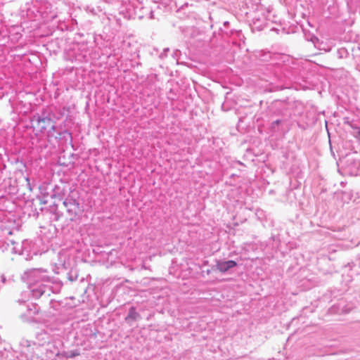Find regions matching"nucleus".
Instances as JSON below:
<instances>
[{"label": "nucleus", "instance_id": "obj_20", "mask_svg": "<svg viewBox=\"0 0 360 360\" xmlns=\"http://www.w3.org/2000/svg\"><path fill=\"white\" fill-rule=\"evenodd\" d=\"M241 40L239 39V38L237 36H233L232 37H228L225 41H227L228 43H231L232 44L235 46H239L240 41Z\"/></svg>", "mask_w": 360, "mask_h": 360}, {"label": "nucleus", "instance_id": "obj_28", "mask_svg": "<svg viewBox=\"0 0 360 360\" xmlns=\"http://www.w3.org/2000/svg\"><path fill=\"white\" fill-rule=\"evenodd\" d=\"M54 215H55V218H54V219H55V220H56V221H58V220L59 219L60 216L61 214H59V213H58V212H56V213L54 214Z\"/></svg>", "mask_w": 360, "mask_h": 360}, {"label": "nucleus", "instance_id": "obj_9", "mask_svg": "<svg viewBox=\"0 0 360 360\" xmlns=\"http://www.w3.org/2000/svg\"><path fill=\"white\" fill-rule=\"evenodd\" d=\"M219 35L221 36L224 41L226 40L228 37H232L233 36H237L240 40H243L244 38L241 30L230 27V22L229 21L224 22L223 27L219 28Z\"/></svg>", "mask_w": 360, "mask_h": 360}, {"label": "nucleus", "instance_id": "obj_21", "mask_svg": "<svg viewBox=\"0 0 360 360\" xmlns=\"http://www.w3.org/2000/svg\"><path fill=\"white\" fill-rule=\"evenodd\" d=\"M337 53L339 58H345L348 55V52L345 48L339 49L337 51Z\"/></svg>", "mask_w": 360, "mask_h": 360}, {"label": "nucleus", "instance_id": "obj_2", "mask_svg": "<svg viewBox=\"0 0 360 360\" xmlns=\"http://www.w3.org/2000/svg\"><path fill=\"white\" fill-rule=\"evenodd\" d=\"M51 108H44L39 113L33 116L32 122H34V127L40 132L46 131L49 141L52 139L72 142V133L62 127L57 126L56 122L51 117Z\"/></svg>", "mask_w": 360, "mask_h": 360}, {"label": "nucleus", "instance_id": "obj_29", "mask_svg": "<svg viewBox=\"0 0 360 360\" xmlns=\"http://www.w3.org/2000/svg\"><path fill=\"white\" fill-rule=\"evenodd\" d=\"M78 355V353L72 352L70 355L68 356L70 358H72Z\"/></svg>", "mask_w": 360, "mask_h": 360}, {"label": "nucleus", "instance_id": "obj_5", "mask_svg": "<svg viewBox=\"0 0 360 360\" xmlns=\"http://www.w3.org/2000/svg\"><path fill=\"white\" fill-rule=\"evenodd\" d=\"M34 344L39 346H49L52 344L53 350L49 349L51 353L56 356L60 355L58 346L61 344V341L54 339L47 328L37 333Z\"/></svg>", "mask_w": 360, "mask_h": 360}, {"label": "nucleus", "instance_id": "obj_22", "mask_svg": "<svg viewBox=\"0 0 360 360\" xmlns=\"http://www.w3.org/2000/svg\"><path fill=\"white\" fill-rule=\"evenodd\" d=\"M48 349H51V350H53V345L51 344L49 346H47V348L46 349V357L49 358V359H51L52 357L53 356H56V355H53L50 350H48Z\"/></svg>", "mask_w": 360, "mask_h": 360}, {"label": "nucleus", "instance_id": "obj_30", "mask_svg": "<svg viewBox=\"0 0 360 360\" xmlns=\"http://www.w3.org/2000/svg\"><path fill=\"white\" fill-rule=\"evenodd\" d=\"M60 160H61V159H58V163H59L60 165H65V162H60Z\"/></svg>", "mask_w": 360, "mask_h": 360}, {"label": "nucleus", "instance_id": "obj_15", "mask_svg": "<svg viewBox=\"0 0 360 360\" xmlns=\"http://www.w3.org/2000/svg\"><path fill=\"white\" fill-rule=\"evenodd\" d=\"M281 126V129H289V124L286 120L284 119H278L271 124V129L272 131H276L279 130V127Z\"/></svg>", "mask_w": 360, "mask_h": 360}, {"label": "nucleus", "instance_id": "obj_1", "mask_svg": "<svg viewBox=\"0 0 360 360\" xmlns=\"http://www.w3.org/2000/svg\"><path fill=\"white\" fill-rule=\"evenodd\" d=\"M47 273L44 269H30L22 276V279L27 284L30 293L35 299L48 297L51 293H58L62 288V283L54 280Z\"/></svg>", "mask_w": 360, "mask_h": 360}, {"label": "nucleus", "instance_id": "obj_32", "mask_svg": "<svg viewBox=\"0 0 360 360\" xmlns=\"http://www.w3.org/2000/svg\"><path fill=\"white\" fill-rule=\"evenodd\" d=\"M206 272H207V274H210V272H211V271L208 269V270H207V271H206Z\"/></svg>", "mask_w": 360, "mask_h": 360}, {"label": "nucleus", "instance_id": "obj_3", "mask_svg": "<svg viewBox=\"0 0 360 360\" xmlns=\"http://www.w3.org/2000/svg\"><path fill=\"white\" fill-rule=\"evenodd\" d=\"M51 186V193L46 195L62 201L70 220L73 221L80 212L78 193L66 184Z\"/></svg>", "mask_w": 360, "mask_h": 360}, {"label": "nucleus", "instance_id": "obj_7", "mask_svg": "<svg viewBox=\"0 0 360 360\" xmlns=\"http://www.w3.org/2000/svg\"><path fill=\"white\" fill-rule=\"evenodd\" d=\"M8 243H11V252L13 254L22 255L26 260L32 259L33 256L37 255V252L31 249L33 246L31 241L25 240L19 243L13 240H8Z\"/></svg>", "mask_w": 360, "mask_h": 360}, {"label": "nucleus", "instance_id": "obj_26", "mask_svg": "<svg viewBox=\"0 0 360 360\" xmlns=\"http://www.w3.org/2000/svg\"><path fill=\"white\" fill-rule=\"evenodd\" d=\"M149 18L150 19H154L155 18L153 10H150L149 11Z\"/></svg>", "mask_w": 360, "mask_h": 360}, {"label": "nucleus", "instance_id": "obj_10", "mask_svg": "<svg viewBox=\"0 0 360 360\" xmlns=\"http://www.w3.org/2000/svg\"><path fill=\"white\" fill-rule=\"evenodd\" d=\"M65 322L53 323L46 327L53 338L56 340L65 334Z\"/></svg>", "mask_w": 360, "mask_h": 360}, {"label": "nucleus", "instance_id": "obj_19", "mask_svg": "<svg viewBox=\"0 0 360 360\" xmlns=\"http://www.w3.org/2000/svg\"><path fill=\"white\" fill-rule=\"evenodd\" d=\"M68 278L70 281L72 282L77 279L78 273L76 269H71L68 274Z\"/></svg>", "mask_w": 360, "mask_h": 360}, {"label": "nucleus", "instance_id": "obj_18", "mask_svg": "<svg viewBox=\"0 0 360 360\" xmlns=\"http://www.w3.org/2000/svg\"><path fill=\"white\" fill-rule=\"evenodd\" d=\"M344 123L348 124L352 129L356 130L354 132V136L360 141V129L356 124H354L352 121H350L349 117L344 118Z\"/></svg>", "mask_w": 360, "mask_h": 360}, {"label": "nucleus", "instance_id": "obj_4", "mask_svg": "<svg viewBox=\"0 0 360 360\" xmlns=\"http://www.w3.org/2000/svg\"><path fill=\"white\" fill-rule=\"evenodd\" d=\"M282 63H277L273 66L274 74L275 77L280 81H285V79L292 80L296 78V71L292 68L289 63H286L285 58L289 61L290 59L287 56L281 57Z\"/></svg>", "mask_w": 360, "mask_h": 360}, {"label": "nucleus", "instance_id": "obj_8", "mask_svg": "<svg viewBox=\"0 0 360 360\" xmlns=\"http://www.w3.org/2000/svg\"><path fill=\"white\" fill-rule=\"evenodd\" d=\"M238 266L236 260L215 259V264L212 266V271H217L221 274H231V270Z\"/></svg>", "mask_w": 360, "mask_h": 360}, {"label": "nucleus", "instance_id": "obj_31", "mask_svg": "<svg viewBox=\"0 0 360 360\" xmlns=\"http://www.w3.org/2000/svg\"><path fill=\"white\" fill-rule=\"evenodd\" d=\"M18 302H19L20 303H21V304H22V303H25V302L24 300H18Z\"/></svg>", "mask_w": 360, "mask_h": 360}, {"label": "nucleus", "instance_id": "obj_11", "mask_svg": "<svg viewBox=\"0 0 360 360\" xmlns=\"http://www.w3.org/2000/svg\"><path fill=\"white\" fill-rule=\"evenodd\" d=\"M26 311L21 314L22 319L26 321H32L34 316L38 314L39 307L36 304L30 303L26 304Z\"/></svg>", "mask_w": 360, "mask_h": 360}, {"label": "nucleus", "instance_id": "obj_27", "mask_svg": "<svg viewBox=\"0 0 360 360\" xmlns=\"http://www.w3.org/2000/svg\"><path fill=\"white\" fill-rule=\"evenodd\" d=\"M297 127L302 130L305 129V126L300 122H297Z\"/></svg>", "mask_w": 360, "mask_h": 360}, {"label": "nucleus", "instance_id": "obj_12", "mask_svg": "<svg viewBox=\"0 0 360 360\" xmlns=\"http://www.w3.org/2000/svg\"><path fill=\"white\" fill-rule=\"evenodd\" d=\"M0 229L3 236H11L15 231H18L15 226V221L7 220L2 221L0 224Z\"/></svg>", "mask_w": 360, "mask_h": 360}, {"label": "nucleus", "instance_id": "obj_14", "mask_svg": "<svg viewBox=\"0 0 360 360\" xmlns=\"http://www.w3.org/2000/svg\"><path fill=\"white\" fill-rule=\"evenodd\" d=\"M181 32L184 37L188 39H193L199 34L198 28L193 26L186 27L181 29Z\"/></svg>", "mask_w": 360, "mask_h": 360}, {"label": "nucleus", "instance_id": "obj_13", "mask_svg": "<svg viewBox=\"0 0 360 360\" xmlns=\"http://www.w3.org/2000/svg\"><path fill=\"white\" fill-rule=\"evenodd\" d=\"M67 112H68V108L65 106L54 107L53 110L51 108V117H53V120L56 122L57 120L63 118Z\"/></svg>", "mask_w": 360, "mask_h": 360}, {"label": "nucleus", "instance_id": "obj_6", "mask_svg": "<svg viewBox=\"0 0 360 360\" xmlns=\"http://www.w3.org/2000/svg\"><path fill=\"white\" fill-rule=\"evenodd\" d=\"M338 172L343 176H356L360 169L359 159H338Z\"/></svg>", "mask_w": 360, "mask_h": 360}, {"label": "nucleus", "instance_id": "obj_16", "mask_svg": "<svg viewBox=\"0 0 360 360\" xmlns=\"http://www.w3.org/2000/svg\"><path fill=\"white\" fill-rule=\"evenodd\" d=\"M141 315L136 311V307H131L124 320L127 323H130L131 321H137L141 319Z\"/></svg>", "mask_w": 360, "mask_h": 360}, {"label": "nucleus", "instance_id": "obj_17", "mask_svg": "<svg viewBox=\"0 0 360 360\" xmlns=\"http://www.w3.org/2000/svg\"><path fill=\"white\" fill-rule=\"evenodd\" d=\"M0 358L1 360H15L16 356L12 350L4 348L0 349Z\"/></svg>", "mask_w": 360, "mask_h": 360}, {"label": "nucleus", "instance_id": "obj_25", "mask_svg": "<svg viewBox=\"0 0 360 360\" xmlns=\"http://www.w3.org/2000/svg\"><path fill=\"white\" fill-rule=\"evenodd\" d=\"M169 51V48L164 49L163 51L160 55V58H163L164 57L167 56V52Z\"/></svg>", "mask_w": 360, "mask_h": 360}, {"label": "nucleus", "instance_id": "obj_33", "mask_svg": "<svg viewBox=\"0 0 360 360\" xmlns=\"http://www.w3.org/2000/svg\"><path fill=\"white\" fill-rule=\"evenodd\" d=\"M232 255H233V253H232V252H231V253L229 254V257H231Z\"/></svg>", "mask_w": 360, "mask_h": 360}, {"label": "nucleus", "instance_id": "obj_24", "mask_svg": "<svg viewBox=\"0 0 360 360\" xmlns=\"http://www.w3.org/2000/svg\"><path fill=\"white\" fill-rule=\"evenodd\" d=\"M20 345L23 347H30L31 345L30 341L27 340H22L20 342Z\"/></svg>", "mask_w": 360, "mask_h": 360}, {"label": "nucleus", "instance_id": "obj_23", "mask_svg": "<svg viewBox=\"0 0 360 360\" xmlns=\"http://www.w3.org/2000/svg\"><path fill=\"white\" fill-rule=\"evenodd\" d=\"M50 304L51 307L55 310H58V307L60 305V302L58 301H55L53 300H51Z\"/></svg>", "mask_w": 360, "mask_h": 360}, {"label": "nucleus", "instance_id": "obj_34", "mask_svg": "<svg viewBox=\"0 0 360 360\" xmlns=\"http://www.w3.org/2000/svg\"><path fill=\"white\" fill-rule=\"evenodd\" d=\"M84 60H87L85 56H84Z\"/></svg>", "mask_w": 360, "mask_h": 360}]
</instances>
